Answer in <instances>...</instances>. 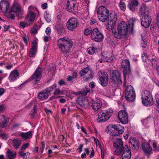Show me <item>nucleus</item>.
<instances>
[{
  "label": "nucleus",
  "instance_id": "obj_22",
  "mask_svg": "<svg viewBox=\"0 0 159 159\" xmlns=\"http://www.w3.org/2000/svg\"><path fill=\"white\" fill-rule=\"evenodd\" d=\"M142 149L146 155H149L152 153V148L148 142H144L142 145Z\"/></svg>",
  "mask_w": 159,
  "mask_h": 159
},
{
  "label": "nucleus",
  "instance_id": "obj_45",
  "mask_svg": "<svg viewBox=\"0 0 159 159\" xmlns=\"http://www.w3.org/2000/svg\"><path fill=\"white\" fill-rule=\"evenodd\" d=\"M155 104L157 107V109L159 111V96H156V101Z\"/></svg>",
  "mask_w": 159,
  "mask_h": 159
},
{
  "label": "nucleus",
  "instance_id": "obj_29",
  "mask_svg": "<svg viewBox=\"0 0 159 159\" xmlns=\"http://www.w3.org/2000/svg\"><path fill=\"white\" fill-rule=\"evenodd\" d=\"M129 142L130 145L131 146L135 147V149H138L140 145L139 142L136 140L135 138H133L131 139H129Z\"/></svg>",
  "mask_w": 159,
  "mask_h": 159
},
{
  "label": "nucleus",
  "instance_id": "obj_25",
  "mask_svg": "<svg viewBox=\"0 0 159 159\" xmlns=\"http://www.w3.org/2000/svg\"><path fill=\"white\" fill-rule=\"evenodd\" d=\"M123 150L122 154V159H130L131 154L130 149L128 146Z\"/></svg>",
  "mask_w": 159,
  "mask_h": 159
},
{
  "label": "nucleus",
  "instance_id": "obj_7",
  "mask_svg": "<svg viewBox=\"0 0 159 159\" xmlns=\"http://www.w3.org/2000/svg\"><path fill=\"white\" fill-rule=\"evenodd\" d=\"M36 16L35 14L33 12L30 11L25 18V22L21 21L19 25L20 27L24 28L30 25L34 20Z\"/></svg>",
  "mask_w": 159,
  "mask_h": 159
},
{
  "label": "nucleus",
  "instance_id": "obj_8",
  "mask_svg": "<svg viewBox=\"0 0 159 159\" xmlns=\"http://www.w3.org/2000/svg\"><path fill=\"white\" fill-rule=\"evenodd\" d=\"M135 91L132 86L127 85L125 90V98L128 101H133L135 98Z\"/></svg>",
  "mask_w": 159,
  "mask_h": 159
},
{
  "label": "nucleus",
  "instance_id": "obj_42",
  "mask_svg": "<svg viewBox=\"0 0 159 159\" xmlns=\"http://www.w3.org/2000/svg\"><path fill=\"white\" fill-rule=\"evenodd\" d=\"M120 8L124 11H125L126 9V6L125 3L122 1H120L119 5Z\"/></svg>",
  "mask_w": 159,
  "mask_h": 159
},
{
  "label": "nucleus",
  "instance_id": "obj_53",
  "mask_svg": "<svg viewBox=\"0 0 159 159\" xmlns=\"http://www.w3.org/2000/svg\"><path fill=\"white\" fill-rule=\"evenodd\" d=\"M141 45L142 47L144 48L146 46V42H145L142 36V40L141 43Z\"/></svg>",
  "mask_w": 159,
  "mask_h": 159
},
{
  "label": "nucleus",
  "instance_id": "obj_26",
  "mask_svg": "<svg viewBox=\"0 0 159 159\" xmlns=\"http://www.w3.org/2000/svg\"><path fill=\"white\" fill-rule=\"evenodd\" d=\"M19 75V74L17 70H13L10 74L8 79L10 82H13L17 79Z\"/></svg>",
  "mask_w": 159,
  "mask_h": 159
},
{
  "label": "nucleus",
  "instance_id": "obj_21",
  "mask_svg": "<svg viewBox=\"0 0 159 159\" xmlns=\"http://www.w3.org/2000/svg\"><path fill=\"white\" fill-rule=\"evenodd\" d=\"M88 73L89 75L86 77V79L87 80H89L91 79L93 76V74L91 71H89V68H84L80 71L79 73L80 75L83 76Z\"/></svg>",
  "mask_w": 159,
  "mask_h": 159
},
{
  "label": "nucleus",
  "instance_id": "obj_9",
  "mask_svg": "<svg viewBox=\"0 0 159 159\" xmlns=\"http://www.w3.org/2000/svg\"><path fill=\"white\" fill-rule=\"evenodd\" d=\"M43 69L40 66H38L35 72L30 77V79L33 85L37 84L40 80L42 76Z\"/></svg>",
  "mask_w": 159,
  "mask_h": 159
},
{
  "label": "nucleus",
  "instance_id": "obj_55",
  "mask_svg": "<svg viewBox=\"0 0 159 159\" xmlns=\"http://www.w3.org/2000/svg\"><path fill=\"white\" fill-rule=\"evenodd\" d=\"M16 16L18 17V19H20L22 17V13L21 11L20 12H16Z\"/></svg>",
  "mask_w": 159,
  "mask_h": 159
},
{
  "label": "nucleus",
  "instance_id": "obj_24",
  "mask_svg": "<svg viewBox=\"0 0 159 159\" xmlns=\"http://www.w3.org/2000/svg\"><path fill=\"white\" fill-rule=\"evenodd\" d=\"M37 49V44L35 42H33L32 43L31 48L29 51V56L30 57H34Z\"/></svg>",
  "mask_w": 159,
  "mask_h": 159
},
{
  "label": "nucleus",
  "instance_id": "obj_37",
  "mask_svg": "<svg viewBox=\"0 0 159 159\" xmlns=\"http://www.w3.org/2000/svg\"><path fill=\"white\" fill-rule=\"evenodd\" d=\"M56 87L57 84L56 83H54L51 86L49 87L46 88L43 90L44 91L47 92V93L48 94L49 93H50L54 89L56 88Z\"/></svg>",
  "mask_w": 159,
  "mask_h": 159
},
{
  "label": "nucleus",
  "instance_id": "obj_48",
  "mask_svg": "<svg viewBox=\"0 0 159 159\" xmlns=\"http://www.w3.org/2000/svg\"><path fill=\"white\" fill-rule=\"evenodd\" d=\"M142 57L143 61L145 62H146L147 60L148 61L149 60L148 58V55L146 53H144L142 54Z\"/></svg>",
  "mask_w": 159,
  "mask_h": 159
},
{
  "label": "nucleus",
  "instance_id": "obj_13",
  "mask_svg": "<svg viewBox=\"0 0 159 159\" xmlns=\"http://www.w3.org/2000/svg\"><path fill=\"white\" fill-rule=\"evenodd\" d=\"M121 66L122 69L123 70V72L124 75V83H123V87L126 85V78L125 75H128L130 73V62L129 60L125 59L121 63Z\"/></svg>",
  "mask_w": 159,
  "mask_h": 159
},
{
  "label": "nucleus",
  "instance_id": "obj_15",
  "mask_svg": "<svg viewBox=\"0 0 159 159\" xmlns=\"http://www.w3.org/2000/svg\"><path fill=\"white\" fill-rule=\"evenodd\" d=\"M98 75L99 77V83L103 87H105L108 84V75L107 73L104 71H99Z\"/></svg>",
  "mask_w": 159,
  "mask_h": 159
},
{
  "label": "nucleus",
  "instance_id": "obj_43",
  "mask_svg": "<svg viewBox=\"0 0 159 159\" xmlns=\"http://www.w3.org/2000/svg\"><path fill=\"white\" fill-rule=\"evenodd\" d=\"M92 30L91 28H88L84 30V34L86 36L90 34L91 35L92 33Z\"/></svg>",
  "mask_w": 159,
  "mask_h": 159
},
{
  "label": "nucleus",
  "instance_id": "obj_47",
  "mask_svg": "<svg viewBox=\"0 0 159 159\" xmlns=\"http://www.w3.org/2000/svg\"><path fill=\"white\" fill-rule=\"evenodd\" d=\"M63 92L60 90V89H56L55 90L53 93L54 95H58L62 93Z\"/></svg>",
  "mask_w": 159,
  "mask_h": 159
},
{
  "label": "nucleus",
  "instance_id": "obj_19",
  "mask_svg": "<svg viewBox=\"0 0 159 159\" xmlns=\"http://www.w3.org/2000/svg\"><path fill=\"white\" fill-rule=\"evenodd\" d=\"M77 103L81 106L85 108H88L90 106V102L89 99L85 98H79L77 100Z\"/></svg>",
  "mask_w": 159,
  "mask_h": 159
},
{
  "label": "nucleus",
  "instance_id": "obj_16",
  "mask_svg": "<svg viewBox=\"0 0 159 159\" xmlns=\"http://www.w3.org/2000/svg\"><path fill=\"white\" fill-rule=\"evenodd\" d=\"M78 21L76 19L72 18L69 20L66 23L67 29L70 31H73L77 27Z\"/></svg>",
  "mask_w": 159,
  "mask_h": 159
},
{
  "label": "nucleus",
  "instance_id": "obj_52",
  "mask_svg": "<svg viewBox=\"0 0 159 159\" xmlns=\"http://www.w3.org/2000/svg\"><path fill=\"white\" fill-rule=\"evenodd\" d=\"M41 144L42 145V146L40 148V151L41 152V154L43 153V151L44 149L45 146V143L44 141H42L41 142Z\"/></svg>",
  "mask_w": 159,
  "mask_h": 159
},
{
  "label": "nucleus",
  "instance_id": "obj_38",
  "mask_svg": "<svg viewBox=\"0 0 159 159\" xmlns=\"http://www.w3.org/2000/svg\"><path fill=\"white\" fill-rule=\"evenodd\" d=\"M20 156L22 157L23 159H29L30 153L29 152L25 153L23 151H21L20 153Z\"/></svg>",
  "mask_w": 159,
  "mask_h": 159
},
{
  "label": "nucleus",
  "instance_id": "obj_60",
  "mask_svg": "<svg viewBox=\"0 0 159 159\" xmlns=\"http://www.w3.org/2000/svg\"><path fill=\"white\" fill-rule=\"evenodd\" d=\"M5 90L3 88H0V97L2 96L5 92Z\"/></svg>",
  "mask_w": 159,
  "mask_h": 159
},
{
  "label": "nucleus",
  "instance_id": "obj_36",
  "mask_svg": "<svg viewBox=\"0 0 159 159\" xmlns=\"http://www.w3.org/2000/svg\"><path fill=\"white\" fill-rule=\"evenodd\" d=\"M8 155V159H14L16 156V153L15 152L11 151L8 150L7 152Z\"/></svg>",
  "mask_w": 159,
  "mask_h": 159
},
{
  "label": "nucleus",
  "instance_id": "obj_57",
  "mask_svg": "<svg viewBox=\"0 0 159 159\" xmlns=\"http://www.w3.org/2000/svg\"><path fill=\"white\" fill-rule=\"evenodd\" d=\"M45 33L47 35H49L51 33V29L50 27H48L45 30Z\"/></svg>",
  "mask_w": 159,
  "mask_h": 159
},
{
  "label": "nucleus",
  "instance_id": "obj_20",
  "mask_svg": "<svg viewBox=\"0 0 159 159\" xmlns=\"http://www.w3.org/2000/svg\"><path fill=\"white\" fill-rule=\"evenodd\" d=\"M151 18L149 16H143L141 20V24L145 28L148 27L150 25Z\"/></svg>",
  "mask_w": 159,
  "mask_h": 159
},
{
  "label": "nucleus",
  "instance_id": "obj_58",
  "mask_svg": "<svg viewBox=\"0 0 159 159\" xmlns=\"http://www.w3.org/2000/svg\"><path fill=\"white\" fill-rule=\"evenodd\" d=\"M58 84L59 85L61 86L62 85H65L66 84L65 82L63 80H60L58 82Z\"/></svg>",
  "mask_w": 159,
  "mask_h": 159
},
{
  "label": "nucleus",
  "instance_id": "obj_14",
  "mask_svg": "<svg viewBox=\"0 0 159 159\" xmlns=\"http://www.w3.org/2000/svg\"><path fill=\"white\" fill-rule=\"evenodd\" d=\"M112 79L115 86H119L122 84L121 74L117 70H114L112 73Z\"/></svg>",
  "mask_w": 159,
  "mask_h": 159
},
{
  "label": "nucleus",
  "instance_id": "obj_40",
  "mask_svg": "<svg viewBox=\"0 0 159 159\" xmlns=\"http://www.w3.org/2000/svg\"><path fill=\"white\" fill-rule=\"evenodd\" d=\"M87 51L89 54L90 55H93L95 52V49L94 47H91L88 48Z\"/></svg>",
  "mask_w": 159,
  "mask_h": 159
},
{
  "label": "nucleus",
  "instance_id": "obj_64",
  "mask_svg": "<svg viewBox=\"0 0 159 159\" xmlns=\"http://www.w3.org/2000/svg\"><path fill=\"white\" fill-rule=\"evenodd\" d=\"M41 7L43 9H47L48 7V5L47 3H44L41 6Z\"/></svg>",
  "mask_w": 159,
  "mask_h": 159
},
{
  "label": "nucleus",
  "instance_id": "obj_49",
  "mask_svg": "<svg viewBox=\"0 0 159 159\" xmlns=\"http://www.w3.org/2000/svg\"><path fill=\"white\" fill-rule=\"evenodd\" d=\"M102 57L103 58L106 62H110L111 61L113 60V57L112 56L110 57H105L103 56H102Z\"/></svg>",
  "mask_w": 159,
  "mask_h": 159
},
{
  "label": "nucleus",
  "instance_id": "obj_18",
  "mask_svg": "<svg viewBox=\"0 0 159 159\" xmlns=\"http://www.w3.org/2000/svg\"><path fill=\"white\" fill-rule=\"evenodd\" d=\"M76 3V1L75 0H68L67 6L69 12H73L77 10V7L75 6Z\"/></svg>",
  "mask_w": 159,
  "mask_h": 159
},
{
  "label": "nucleus",
  "instance_id": "obj_30",
  "mask_svg": "<svg viewBox=\"0 0 159 159\" xmlns=\"http://www.w3.org/2000/svg\"><path fill=\"white\" fill-rule=\"evenodd\" d=\"M140 14L143 15L149 16L148 8L145 5H142L140 9Z\"/></svg>",
  "mask_w": 159,
  "mask_h": 159
},
{
  "label": "nucleus",
  "instance_id": "obj_17",
  "mask_svg": "<svg viewBox=\"0 0 159 159\" xmlns=\"http://www.w3.org/2000/svg\"><path fill=\"white\" fill-rule=\"evenodd\" d=\"M118 117L119 120L121 123L125 124L128 123V116L125 111H120L119 112Z\"/></svg>",
  "mask_w": 159,
  "mask_h": 159
},
{
  "label": "nucleus",
  "instance_id": "obj_41",
  "mask_svg": "<svg viewBox=\"0 0 159 159\" xmlns=\"http://www.w3.org/2000/svg\"><path fill=\"white\" fill-rule=\"evenodd\" d=\"M90 91V90L88 88L85 87L84 89V92L80 91L79 93V94H81V95L83 96H86L87 94V93L89 92Z\"/></svg>",
  "mask_w": 159,
  "mask_h": 159
},
{
  "label": "nucleus",
  "instance_id": "obj_50",
  "mask_svg": "<svg viewBox=\"0 0 159 159\" xmlns=\"http://www.w3.org/2000/svg\"><path fill=\"white\" fill-rule=\"evenodd\" d=\"M37 26L35 25L31 29V32L33 34H35L37 33Z\"/></svg>",
  "mask_w": 159,
  "mask_h": 159
},
{
  "label": "nucleus",
  "instance_id": "obj_10",
  "mask_svg": "<svg viewBox=\"0 0 159 159\" xmlns=\"http://www.w3.org/2000/svg\"><path fill=\"white\" fill-rule=\"evenodd\" d=\"M112 108H109L103 112H99L98 115V122L100 123L107 120L112 115Z\"/></svg>",
  "mask_w": 159,
  "mask_h": 159
},
{
  "label": "nucleus",
  "instance_id": "obj_23",
  "mask_svg": "<svg viewBox=\"0 0 159 159\" xmlns=\"http://www.w3.org/2000/svg\"><path fill=\"white\" fill-rule=\"evenodd\" d=\"M102 105V102L100 100L96 98L93 101L92 107L95 111H98L99 110Z\"/></svg>",
  "mask_w": 159,
  "mask_h": 159
},
{
  "label": "nucleus",
  "instance_id": "obj_2",
  "mask_svg": "<svg viewBox=\"0 0 159 159\" xmlns=\"http://www.w3.org/2000/svg\"><path fill=\"white\" fill-rule=\"evenodd\" d=\"M73 44L71 39L67 37H64L57 41V45L61 53L64 55L69 54Z\"/></svg>",
  "mask_w": 159,
  "mask_h": 159
},
{
  "label": "nucleus",
  "instance_id": "obj_6",
  "mask_svg": "<svg viewBox=\"0 0 159 159\" xmlns=\"http://www.w3.org/2000/svg\"><path fill=\"white\" fill-rule=\"evenodd\" d=\"M143 103L145 106H151L153 104L152 94L148 90H145L141 94Z\"/></svg>",
  "mask_w": 159,
  "mask_h": 159
},
{
  "label": "nucleus",
  "instance_id": "obj_35",
  "mask_svg": "<svg viewBox=\"0 0 159 159\" xmlns=\"http://www.w3.org/2000/svg\"><path fill=\"white\" fill-rule=\"evenodd\" d=\"M54 29L55 31L60 33L64 30L63 25L61 24L57 23L54 26Z\"/></svg>",
  "mask_w": 159,
  "mask_h": 159
},
{
  "label": "nucleus",
  "instance_id": "obj_39",
  "mask_svg": "<svg viewBox=\"0 0 159 159\" xmlns=\"http://www.w3.org/2000/svg\"><path fill=\"white\" fill-rule=\"evenodd\" d=\"M37 107L36 105H34L33 111L30 114V117L32 119L34 118L35 117L34 115L37 114Z\"/></svg>",
  "mask_w": 159,
  "mask_h": 159
},
{
  "label": "nucleus",
  "instance_id": "obj_4",
  "mask_svg": "<svg viewBox=\"0 0 159 159\" xmlns=\"http://www.w3.org/2000/svg\"><path fill=\"white\" fill-rule=\"evenodd\" d=\"M97 13L98 19L102 22H105L109 18V11L104 6L99 7L98 9Z\"/></svg>",
  "mask_w": 159,
  "mask_h": 159
},
{
  "label": "nucleus",
  "instance_id": "obj_59",
  "mask_svg": "<svg viewBox=\"0 0 159 159\" xmlns=\"http://www.w3.org/2000/svg\"><path fill=\"white\" fill-rule=\"evenodd\" d=\"M134 6H137L138 5L139 2H138L136 0H134L131 2V3Z\"/></svg>",
  "mask_w": 159,
  "mask_h": 159
},
{
  "label": "nucleus",
  "instance_id": "obj_11",
  "mask_svg": "<svg viewBox=\"0 0 159 159\" xmlns=\"http://www.w3.org/2000/svg\"><path fill=\"white\" fill-rule=\"evenodd\" d=\"M117 15L114 12H111L110 14L109 19L106 25V28L108 30L116 29L115 28L116 25V22L117 20Z\"/></svg>",
  "mask_w": 159,
  "mask_h": 159
},
{
  "label": "nucleus",
  "instance_id": "obj_5",
  "mask_svg": "<svg viewBox=\"0 0 159 159\" xmlns=\"http://www.w3.org/2000/svg\"><path fill=\"white\" fill-rule=\"evenodd\" d=\"M113 151L115 155H120L126 148L127 145L124 146L123 142L120 139H117L113 142Z\"/></svg>",
  "mask_w": 159,
  "mask_h": 159
},
{
  "label": "nucleus",
  "instance_id": "obj_46",
  "mask_svg": "<svg viewBox=\"0 0 159 159\" xmlns=\"http://www.w3.org/2000/svg\"><path fill=\"white\" fill-rule=\"evenodd\" d=\"M7 18L9 20H14L15 19V16L14 14L9 13L6 16Z\"/></svg>",
  "mask_w": 159,
  "mask_h": 159
},
{
  "label": "nucleus",
  "instance_id": "obj_12",
  "mask_svg": "<svg viewBox=\"0 0 159 159\" xmlns=\"http://www.w3.org/2000/svg\"><path fill=\"white\" fill-rule=\"evenodd\" d=\"M91 38L95 42H100L103 40L104 36L102 32L98 28H94L92 30Z\"/></svg>",
  "mask_w": 159,
  "mask_h": 159
},
{
  "label": "nucleus",
  "instance_id": "obj_33",
  "mask_svg": "<svg viewBox=\"0 0 159 159\" xmlns=\"http://www.w3.org/2000/svg\"><path fill=\"white\" fill-rule=\"evenodd\" d=\"M32 131L30 130L28 132L25 133L22 132L20 134V135L25 139H30L32 137Z\"/></svg>",
  "mask_w": 159,
  "mask_h": 159
},
{
  "label": "nucleus",
  "instance_id": "obj_34",
  "mask_svg": "<svg viewBox=\"0 0 159 159\" xmlns=\"http://www.w3.org/2000/svg\"><path fill=\"white\" fill-rule=\"evenodd\" d=\"M22 142L21 140L14 139L13 140V145L15 149H18Z\"/></svg>",
  "mask_w": 159,
  "mask_h": 159
},
{
  "label": "nucleus",
  "instance_id": "obj_31",
  "mask_svg": "<svg viewBox=\"0 0 159 159\" xmlns=\"http://www.w3.org/2000/svg\"><path fill=\"white\" fill-rule=\"evenodd\" d=\"M49 95L47 92L44 91V90H42L38 94V98L40 100L47 99Z\"/></svg>",
  "mask_w": 159,
  "mask_h": 159
},
{
  "label": "nucleus",
  "instance_id": "obj_1",
  "mask_svg": "<svg viewBox=\"0 0 159 159\" xmlns=\"http://www.w3.org/2000/svg\"><path fill=\"white\" fill-rule=\"evenodd\" d=\"M135 18H130L128 21V24L124 21H121L117 25V29H113L112 34L113 36L117 39L124 38L128 33H131L133 30Z\"/></svg>",
  "mask_w": 159,
  "mask_h": 159
},
{
  "label": "nucleus",
  "instance_id": "obj_63",
  "mask_svg": "<svg viewBox=\"0 0 159 159\" xmlns=\"http://www.w3.org/2000/svg\"><path fill=\"white\" fill-rule=\"evenodd\" d=\"M89 85L91 88L93 89L95 87V83L93 81L92 82L89 84Z\"/></svg>",
  "mask_w": 159,
  "mask_h": 159
},
{
  "label": "nucleus",
  "instance_id": "obj_3",
  "mask_svg": "<svg viewBox=\"0 0 159 159\" xmlns=\"http://www.w3.org/2000/svg\"><path fill=\"white\" fill-rule=\"evenodd\" d=\"M124 131V127L120 125H110L106 128V131L113 136L122 134Z\"/></svg>",
  "mask_w": 159,
  "mask_h": 159
},
{
  "label": "nucleus",
  "instance_id": "obj_51",
  "mask_svg": "<svg viewBox=\"0 0 159 159\" xmlns=\"http://www.w3.org/2000/svg\"><path fill=\"white\" fill-rule=\"evenodd\" d=\"M151 119H152V118L151 117H148L143 121V124H147L148 122H150V121Z\"/></svg>",
  "mask_w": 159,
  "mask_h": 159
},
{
  "label": "nucleus",
  "instance_id": "obj_61",
  "mask_svg": "<svg viewBox=\"0 0 159 159\" xmlns=\"http://www.w3.org/2000/svg\"><path fill=\"white\" fill-rule=\"evenodd\" d=\"M153 147L154 149L155 150V151L159 150V148L157 147L156 143H155L154 142L153 143Z\"/></svg>",
  "mask_w": 159,
  "mask_h": 159
},
{
  "label": "nucleus",
  "instance_id": "obj_32",
  "mask_svg": "<svg viewBox=\"0 0 159 159\" xmlns=\"http://www.w3.org/2000/svg\"><path fill=\"white\" fill-rule=\"evenodd\" d=\"M11 11L15 13L20 12L21 11V6L19 3H15L11 9Z\"/></svg>",
  "mask_w": 159,
  "mask_h": 159
},
{
  "label": "nucleus",
  "instance_id": "obj_27",
  "mask_svg": "<svg viewBox=\"0 0 159 159\" xmlns=\"http://www.w3.org/2000/svg\"><path fill=\"white\" fill-rule=\"evenodd\" d=\"M9 8V3L6 1H2L0 2V9L5 13H7Z\"/></svg>",
  "mask_w": 159,
  "mask_h": 159
},
{
  "label": "nucleus",
  "instance_id": "obj_44",
  "mask_svg": "<svg viewBox=\"0 0 159 159\" xmlns=\"http://www.w3.org/2000/svg\"><path fill=\"white\" fill-rule=\"evenodd\" d=\"M44 17L47 22L49 23L51 21V17L50 15L46 13L44 14Z\"/></svg>",
  "mask_w": 159,
  "mask_h": 159
},
{
  "label": "nucleus",
  "instance_id": "obj_28",
  "mask_svg": "<svg viewBox=\"0 0 159 159\" xmlns=\"http://www.w3.org/2000/svg\"><path fill=\"white\" fill-rule=\"evenodd\" d=\"M9 120V117H7L4 115H2L0 118V125L1 127L2 128L6 127Z\"/></svg>",
  "mask_w": 159,
  "mask_h": 159
},
{
  "label": "nucleus",
  "instance_id": "obj_56",
  "mask_svg": "<svg viewBox=\"0 0 159 159\" xmlns=\"http://www.w3.org/2000/svg\"><path fill=\"white\" fill-rule=\"evenodd\" d=\"M134 6L131 3H129L128 5V7L131 11H134L135 10Z\"/></svg>",
  "mask_w": 159,
  "mask_h": 159
},
{
  "label": "nucleus",
  "instance_id": "obj_62",
  "mask_svg": "<svg viewBox=\"0 0 159 159\" xmlns=\"http://www.w3.org/2000/svg\"><path fill=\"white\" fill-rule=\"evenodd\" d=\"M96 22V20L93 18H91L90 20V24H94Z\"/></svg>",
  "mask_w": 159,
  "mask_h": 159
},
{
  "label": "nucleus",
  "instance_id": "obj_54",
  "mask_svg": "<svg viewBox=\"0 0 159 159\" xmlns=\"http://www.w3.org/2000/svg\"><path fill=\"white\" fill-rule=\"evenodd\" d=\"M29 144V143H28L24 144L21 148V151H23V150H25L27 148Z\"/></svg>",
  "mask_w": 159,
  "mask_h": 159
}]
</instances>
